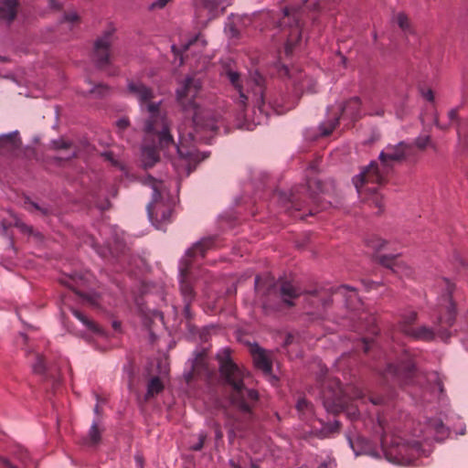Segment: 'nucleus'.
<instances>
[{
  "mask_svg": "<svg viewBox=\"0 0 468 468\" xmlns=\"http://www.w3.org/2000/svg\"><path fill=\"white\" fill-rule=\"evenodd\" d=\"M393 21L405 33L411 32L410 21L409 16L406 14H404L402 12L395 14L393 16Z\"/></svg>",
  "mask_w": 468,
  "mask_h": 468,
  "instance_id": "nucleus-30",
  "label": "nucleus"
},
{
  "mask_svg": "<svg viewBox=\"0 0 468 468\" xmlns=\"http://www.w3.org/2000/svg\"><path fill=\"white\" fill-rule=\"evenodd\" d=\"M335 297L343 299L346 307L351 312L350 319L357 320L361 324L356 325L357 329H368L374 324V317L366 312L364 303H362L357 292L351 286H339L337 288H326Z\"/></svg>",
  "mask_w": 468,
  "mask_h": 468,
  "instance_id": "nucleus-9",
  "label": "nucleus"
},
{
  "mask_svg": "<svg viewBox=\"0 0 468 468\" xmlns=\"http://www.w3.org/2000/svg\"><path fill=\"white\" fill-rule=\"evenodd\" d=\"M402 333H404L405 335L411 336L415 339H419V340L429 341V340L433 339V337H434L433 330L427 326H420L418 328H414V327L408 328V327L403 326Z\"/></svg>",
  "mask_w": 468,
  "mask_h": 468,
  "instance_id": "nucleus-21",
  "label": "nucleus"
},
{
  "mask_svg": "<svg viewBox=\"0 0 468 468\" xmlns=\"http://www.w3.org/2000/svg\"><path fill=\"white\" fill-rule=\"evenodd\" d=\"M72 314L86 327L87 331L95 334L101 335L102 330L91 320H90L84 314L80 311L70 308Z\"/></svg>",
  "mask_w": 468,
  "mask_h": 468,
  "instance_id": "nucleus-23",
  "label": "nucleus"
},
{
  "mask_svg": "<svg viewBox=\"0 0 468 468\" xmlns=\"http://www.w3.org/2000/svg\"><path fill=\"white\" fill-rule=\"evenodd\" d=\"M105 157L110 160L114 165L118 166L120 170L124 171V166L119 163L118 161L113 160L112 155L111 153H105Z\"/></svg>",
  "mask_w": 468,
  "mask_h": 468,
  "instance_id": "nucleus-45",
  "label": "nucleus"
},
{
  "mask_svg": "<svg viewBox=\"0 0 468 468\" xmlns=\"http://www.w3.org/2000/svg\"><path fill=\"white\" fill-rule=\"evenodd\" d=\"M367 246L377 251L385 248L387 241L378 236H372L367 240Z\"/></svg>",
  "mask_w": 468,
  "mask_h": 468,
  "instance_id": "nucleus-34",
  "label": "nucleus"
},
{
  "mask_svg": "<svg viewBox=\"0 0 468 468\" xmlns=\"http://www.w3.org/2000/svg\"><path fill=\"white\" fill-rule=\"evenodd\" d=\"M89 280H90V274L88 273H85V274H80V273H77V272H74L72 274H70L69 276L68 277H65L64 279H61V282L76 291L78 293L79 292V288L81 287V286H85L88 282H89Z\"/></svg>",
  "mask_w": 468,
  "mask_h": 468,
  "instance_id": "nucleus-20",
  "label": "nucleus"
},
{
  "mask_svg": "<svg viewBox=\"0 0 468 468\" xmlns=\"http://www.w3.org/2000/svg\"><path fill=\"white\" fill-rule=\"evenodd\" d=\"M135 462L140 468H143V457L140 455L135 456Z\"/></svg>",
  "mask_w": 468,
  "mask_h": 468,
  "instance_id": "nucleus-52",
  "label": "nucleus"
},
{
  "mask_svg": "<svg viewBox=\"0 0 468 468\" xmlns=\"http://www.w3.org/2000/svg\"><path fill=\"white\" fill-rule=\"evenodd\" d=\"M309 297L314 299V300H312V302H311L312 305H314V304L318 305L320 303V302H321V299H320V297L318 295H310Z\"/></svg>",
  "mask_w": 468,
  "mask_h": 468,
  "instance_id": "nucleus-51",
  "label": "nucleus"
},
{
  "mask_svg": "<svg viewBox=\"0 0 468 468\" xmlns=\"http://www.w3.org/2000/svg\"><path fill=\"white\" fill-rule=\"evenodd\" d=\"M214 246L213 238H204L189 248L179 261V287L185 303V314L187 317L190 304L196 297L194 282L203 273L197 265L198 259L203 258L207 250L213 249Z\"/></svg>",
  "mask_w": 468,
  "mask_h": 468,
  "instance_id": "nucleus-6",
  "label": "nucleus"
},
{
  "mask_svg": "<svg viewBox=\"0 0 468 468\" xmlns=\"http://www.w3.org/2000/svg\"><path fill=\"white\" fill-rule=\"evenodd\" d=\"M197 436V441L194 443H191L189 446V448L192 451H200L204 446V442H205L207 435L206 432L200 431Z\"/></svg>",
  "mask_w": 468,
  "mask_h": 468,
  "instance_id": "nucleus-36",
  "label": "nucleus"
},
{
  "mask_svg": "<svg viewBox=\"0 0 468 468\" xmlns=\"http://www.w3.org/2000/svg\"><path fill=\"white\" fill-rule=\"evenodd\" d=\"M370 114L371 115L382 116L384 114V111L382 109H380V110H378L376 112H371Z\"/></svg>",
  "mask_w": 468,
  "mask_h": 468,
  "instance_id": "nucleus-54",
  "label": "nucleus"
},
{
  "mask_svg": "<svg viewBox=\"0 0 468 468\" xmlns=\"http://www.w3.org/2000/svg\"><path fill=\"white\" fill-rule=\"evenodd\" d=\"M431 143L430 135H420L415 139V145L423 150L425 149Z\"/></svg>",
  "mask_w": 468,
  "mask_h": 468,
  "instance_id": "nucleus-38",
  "label": "nucleus"
},
{
  "mask_svg": "<svg viewBox=\"0 0 468 468\" xmlns=\"http://www.w3.org/2000/svg\"><path fill=\"white\" fill-rule=\"evenodd\" d=\"M322 135V124H318L315 127L306 128L303 133L304 139L306 141H315Z\"/></svg>",
  "mask_w": 468,
  "mask_h": 468,
  "instance_id": "nucleus-32",
  "label": "nucleus"
},
{
  "mask_svg": "<svg viewBox=\"0 0 468 468\" xmlns=\"http://www.w3.org/2000/svg\"><path fill=\"white\" fill-rule=\"evenodd\" d=\"M21 338L24 342H27V336L24 334H21Z\"/></svg>",
  "mask_w": 468,
  "mask_h": 468,
  "instance_id": "nucleus-63",
  "label": "nucleus"
},
{
  "mask_svg": "<svg viewBox=\"0 0 468 468\" xmlns=\"http://www.w3.org/2000/svg\"><path fill=\"white\" fill-rule=\"evenodd\" d=\"M409 149L410 145L405 142L388 145L379 154L381 167L378 163L371 162L353 178V183L359 196L366 192L373 193L372 203L378 207V213L383 209L382 199L375 193V188H371L367 185L369 183L382 184L388 172V161H398L404 158Z\"/></svg>",
  "mask_w": 468,
  "mask_h": 468,
  "instance_id": "nucleus-5",
  "label": "nucleus"
},
{
  "mask_svg": "<svg viewBox=\"0 0 468 468\" xmlns=\"http://www.w3.org/2000/svg\"><path fill=\"white\" fill-rule=\"evenodd\" d=\"M97 206H98V207H99L100 209L103 210V209H106V208L108 207V206H109V202H108V201H106L104 204H101V205H97Z\"/></svg>",
  "mask_w": 468,
  "mask_h": 468,
  "instance_id": "nucleus-56",
  "label": "nucleus"
},
{
  "mask_svg": "<svg viewBox=\"0 0 468 468\" xmlns=\"http://www.w3.org/2000/svg\"><path fill=\"white\" fill-rule=\"evenodd\" d=\"M52 148L56 150H67L68 153L65 156H61L60 159H70L71 157L76 155L75 148H72V144L69 141H66L64 139L53 140L51 142Z\"/></svg>",
  "mask_w": 468,
  "mask_h": 468,
  "instance_id": "nucleus-25",
  "label": "nucleus"
},
{
  "mask_svg": "<svg viewBox=\"0 0 468 468\" xmlns=\"http://www.w3.org/2000/svg\"><path fill=\"white\" fill-rule=\"evenodd\" d=\"M228 5L223 0H203L201 11H207L208 19H212L222 13Z\"/></svg>",
  "mask_w": 468,
  "mask_h": 468,
  "instance_id": "nucleus-19",
  "label": "nucleus"
},
{
  "mask_svg": "<svg viewBox=\"0 0 468 468\" xmlns=\"http://www.w3.org/2000/svg\"><path fill=\"white\" fill-rule=\"evenodd\" d=\"M50 5L54 8H58L59 4L56 2V0H49Z\"/></svg>",
  "mask_w": 468,
  "mask_h": 468,
  "instance_id": "nucleus-55",
  "label": "nucleus"
},
{
  "mask_svg": "<svg viewBox=\"0 0 468 468\" xmlns=\"http://www.w3.org/2000/svg\"><path fill=\"white\" fill-rule=\"evenodd\" d=\"M420 94H421L422 98L425 99L426 101H428L430 102L434 101L435 96H434V92L432 91V90L421 89Z\"/></svg>",
  "mask_w": 468,
  "mask_h": 468,
  "instance_id": "nucleus-40",
  "label": "nucleus"
},
{
  "mask_svg": "<svg viewBox=\"0 0 468 468\" xmlns=\"http://www.w3.org/2000/svg\"><path fill=\"white\" fill-rule=\"evenodd\" d=\"M297 410L303 415H312L313 414V406L305 399H299L296 403Z\"/></svg>",
  "mask_w": 468,
  "mask_h": 468,
  "instance_id": "nucleus-35",
  "label": "nucleus"
},
{
  "mask_svg": "<svg viewBox=\"0 0 468 468\" xmlns=\"http://www.w3.org/2000/svg\"><path fill=\"white\" fill-rule=\"evenodd\" d=\"M266 16L280 29L281 38L286 39L284 53L290 56L302 37L299 11L293 7H284L279 15L267 12Z\"/></svg>",
  "mask_w": 468,
  "mask_h": 468,
  "instance_id": "nucleus-8",
  "label": "nucleus"
},
{
  "mask_svg": "<svg viewBox=\"0 0 468 468\" xmlns=\"http://www.w3.org/2000/svg\"><path fill=\"white\" fill-rule=\"evenodd\" d=\"M110 90L107 86L103 84H98L91 87L88 91H85V94H90L95 98H100L106 96L109 93Z\"/></svg>",
  "mask_w": 468,
  "mask_h": 468,
  "instance_id": "nucleus-33",
  "label": "nucleus"
},
{
  "mask_svg": "<svg viewBox=\"0 0 468 468\" xmlns=\"http://www.w3.org/2000/svg\"><path fill=\"white\" fill-rule=\"evenodd\" d=\"M328 125L324 124V136L330 134L338 123L339 118L343 112L342 105L338 104L328 110Z\"/></svg>",
  "mask_w": 468,
  "mask_h": 468,
  "instance_id": "nucleus-22",
  "label": "nucleus"
},
{
  "mask_svg": "<svg viewBox=\"0 0 468 468\" xmlns=\"http://www.w3.org/2000/svg\"><path fill=\"white\" fill-rule=\"evenodd\" d=\"M159 161L155 146L144 145L141 151V163L144 169L153 167Z\"/></svg>",
  "mask_w": 468,
  "mask_h": 468,
  "instance_id": "nucleus-18",
  "label": "nucleus"
},
{
  "mask_svg": "<svg viewBox=\"0 0 468 468\" xmlns=\"http://www.w3.org/2000/svg\"><path fill=\"white\" fill-rule=\"evenodd\" d=\"M335 462L331 457L328 456L326 460H324V468H335Z\"/></svg>",
  "mask_w": 468,
  "mask_h": 468,
  "instance_id": "nucleus-46",
  "label": "nucleus"
},
{
  "mask_svg": "<svg viewBox=\"0 0 468 468\" xmlns=\"http://www.w3.org/2000/svg\"><path fill=\"white\" fill-rule=\"evenodd\" d=\"M228 425L231 426V428L229 431V441L232 442L236 436L235 429L239 430L242 428V425L236 420H233V421L229 420Z\"/></svg>",
  "mask_w": 468,
  "mask_h": 468,
  "instance_id": "nucleus-39",
  "label": "nucleus"
},
{
  "mask_svg": "<svg viewBox=\"0 0 468 468\" xmlns=\"http://www.w3.org/2000/svg\"><path fill=\"white\" fill-rule=\"evenodd\" d=\"M223 75L232 86V101L237 108L238 125L241 129L253 130L266 124L272 112L282 114L292 109L296 99L284 95L276 98L266 80L255 72L250 80H244L236 70L227 69Z\"/></svg>",
  "mask_w": 468,
  "mask_h": 468,
  "instance_id": "nucleus-2",
  "label": "nucleus"
},
{
  "mask_svg": "<svg viewBox=\"0 0 468 468\" xmlns=\"http://www.w3.org/2000/svg\"><path fill=\"white\" fill-rule=\"evenodd\" d=\"M446 433L445 426L441 419L429 420L424 431L419 434L414 433L415 439L410 441L403 440L400 435L384 431L381 435V447L386 459L393 463L406 465L412 462L415 454L420 449L421 441H427L431 437Z\"/></svg>",
  "mask_w": 468,
  "mask_h": 468,
  "instance_id": "nucleus-4",
  "label": "nucleus"
},
{
  "mask_svg": "<svg viewBox=\"0 0 468 468\" xmlns=\"http://www.w3.org/2000/svg\"><path fill=\"white\" fill-rule=\"evenodd\" d=\"M79 19V16L76 12H70L64 16V20L69 23H73Z\"/></svg>",
  "mask_w": 468,
  "mask_h": 468,
  "instance_id": "nucleus-44",
  "label": "nucleus"
},
{
  "mask_svg": "<svg viewBox=\"0 0 468 468\" xmlns=\"http://www.w3.org/2000/svg\"><path fill=\"white\" fill-rule=\"evenodd\" d=\"M117 129L119 133H121L122 131L128 128L129 126V120L127 118H121L116 122Z\"/></svg>",
  "mask_w": 468,
  "mask_h": 468,
  "instance_id": "nucleus-41",
  "label": "nucleus"
},
{
  "mask_svg": "<svg viewBox=\"0 0 468 468\" xmlns=\"http://www.w3.org/2000/svg\"><path fill=\"white\" fill-rule=\"evenodd\" d=\"M220 377L225 385L230 388V402L246 420L252 417V409L256 405L259 394L245 385L249 375L233 362L230 350L220 349L217 354Z\"/></svg>",
  "mask_w": 468,
  "mask_h": 468,
  "instance_id": "nucleus-3",
  "label": "nucleus"
},
{
  "mask_svg": "<svg viewBox=\"0 0 468 468\" xmlns=\"http://www.w3.org/2000/svg\"><path fill=\"white\" fill-rule=\"evenodd\" d=\"M0 61L5 62V61H7V58L5 57H1L0 56Z\"/></svg>",
  "mask_w": 468,
  "mask_h": 468,
  "instance_id": "nucleus-62",
  "label": "nucleus"
},
{
  "mask_svg": "<svg viewBox=\"0 0 468 468\" xmlns=\"http://www.w3.org/2000/svg\"><path fill=\"white\" fill-rule=\"evenodd\" d=\"M251 354L255 367L263 374L271 375L272 367L269 353L256 345L251 348Z\"/></svg>",
  "mask_w": 468,
  "mask_h": 468,
  "instance_id": "nucleus-15",
  "label": "nucleus"
},
{
  "mask_svg": "<svg viewBox=\"0 0 468 468\" xmlns=\"http://www.w3.org/2000/svg\"><path fill=\"white\" fill-rule=\"evenodd\" d=\"M432 378H433L434 379L438 380V379H437L438 378H437L436 376H432ZM437 388H438V389H439L440 391H441V382H440V381H437Z\"/></svg>",
  "mask_w": 468,
  "mask_h": 468,
  "instance_id": "nucleus-57",
  "label": "nucleus"
},
{
  "mask_svg": "<svg viewBox=\"0 0 468 468\" xmlns=\"http://www.w3.org/2000/svg\"><path fill=\"white\" fill-rule=\"evenodd\" d=\"M306 186L312 195H319L322 192L319 164H312L306 171Z\"/></svg>",
  "mask_w": 468,
  "mask_h": 468,
  "instance_id": "nucleus-16",
  "label": "nucleus"
},
{
  "mask_svg": "<svg viewBox=\"0 0 468 468\" xmlns=\"http://www.w3.org/2000/svg\"><path fill=\"white\" fill-rule=\"evenodd\" d=\"M371 401H372V403H373V404H375V405H376V404H379V403H381V402H382L380 399H371Z\"/></svg>",
  "mask_w": 468,
  "mask_h": 468,
  "instance_id": "nucleus-59",
  "label": "nucleus"
},
{
  "mask_svg": "<svg viewBox=\"0 0 468 468\" xmlns=\"http://www.w3.org/2000/svg\"><path fill=\"white\" fill-rule=\"evenodd\" d=\"M215 436L216 441H220L223 437V433L218 424L215 425Z\"/></svg>",
  "mask_w": 468,
  "mask_h": 468,
  "instance_id": "nucleus-48",
  "label": "nucleus"
},
{
  "mask_svg": "<svg viewBox=\"0 0 468 468\" xmlns=\"http://www.w3.org/2000/svg\"><path fill=\"white\" fill-rule=\"evenodd\" d=\"M200 88L201 82L198 79L187 77L176 90L177 101L184 112L192 114L194 123V133H185L178 128L179 142L176 144L170 133L166 113L161 109L162 101H154V90L139 80H130L127 82L128 94L139 104L144 118V132L147 136H157L158 146L165 155L177 154L179 160L188 166L186 175L191 172V164H197L207 157V154L197 151L194 144H210L213 134L218 129V121L209 111L201 109L195 101Z\"/></svg>",
  "mask_w": 468,
  "mask_h": 468,
  "instance_id": "nucleus-1",
  "label": "nucleus"
},
{
  "mask_svg": "<svg viewBox=\"0 0 468 468\" xmlns=\"http://www.w3.org/2000/svg\"><path fill=\"white\" fill-rule=\"evenodd\" d=\"M18 0H1V19L10 24L16 16Z\"/></svg>",
  "mask_w": 468,
  "mask_h": 468,
  "instance_id": "nucleus-17",
  "label": "nucleus"
},
{
  "mask_svg": "<svg viewBox=\"0 0 468 468\" xmlns=\"http://www.w3.org/2000/svg\"><path fill=\"white\" fill-rule=\"evenodd\" d=\"M26 353L27 356H29L30 354H33L34 356V361L32 362V369L34 373L43 374L47 369L43 356L39 352H35L29 348L26 349Z\"/></svg>",
  "mask_w": 468,
  "mask_h": 468,
  "instance_id": "nucleus-26",
  "label": "nucleus"
},
{
  "mask_svg": "<svg viewBox=\"0 0 468 468\" xmlns=\"http://www.w3.org/2000/svg\"><path fill=\"white\" fill-rule=\"evenodd\" d=\"M251 468H258V466L254 463H251Z\"/></svg>",
  "mask_w": 468,
  "mask_h": 468,
  "instance_id": "nucleus-64",
  "label": "nucleus"
},
{
  "mask_svg": "<svg viewBox=\"0 0 468 468\" xmlns=\"http://www.w3.org/2000/svg\"><path fill=\"white\" fill-rule=\"evenodd\" d=\"M453 320H454V314H453V308L451 309L449 311V316L447 318V321L446 323L449 324V325H452L453 324Z\"/></svg>",
  "mask_w": 468,
  "mask_h": 468,
  "instance_id": "nucleus-49",
  "label": "nucleus"
},
{
  "mask_svg": "<svg viewBox=\"0 0 468 468\" xmlns=\"http://www.w3.org/2000/svg\"><path fill=\"white\" fill-rule=\"evenodd\" d=\"M143 184L153 189L152 200L147 206V214L150 221L157 229H163L171 222L175 197L166 189V183L147 176Z\"/></svg>",
  "mask_w": 468,
  "mask_h": 468,
  "instance_id": "nucleus-7",
  "label": "nucleus"
},
{
  "mask_svg": "<svg viewBox=\"0 0 468 468\" xmlns=\"http://www.w3.org/2000/svg\"><path fill=\"white\" fill-rule=\"evenodd\" d=\"M448 117L451 121H457L458 120V110L457 109H452L448 112Z\"/></svg>",
  "mask_w": 468,
  "mask_h": 468,
  "instance_id": "nucleus-47",
  "label": "nucleus"
},
{
  "mask_svg": "<svg viewBox=\"0 0 468 468\" xmlns=\"http://www.w3.org/2000/svg\"><path fill=\"white\" fill-rule=\"evenodd\" d=\"M263 287H266V295L271 296L272 293H279L282 302L289 306L292 305L293 300L300 295V290L290 282H282L278 290L272 279L268 278L264 282V284H262L261 279L257 276L255 278L256 292H261Z\"/></svg>",
  "mask_w": 468,
  "mask_h": 468,
  "instance_id": "nucleus-12",
  "label": "nucleus"
},
{
  "mask_svg": "<svg viewBox=\"0 0 468 468\" xmlns=\"http://www.w3.org/2000/svg\"><path fill=\"white\" fill-rule=\"evenodd\" d=\"M417 314L416 312L410 310L402 314L401 320L399 323V330L402 332V327L413 328L411 324L416 320Z\"/></svg>",
  "mask_w": 468,
  "mask_h": 468,
  "instance_id": "nucleus-31",
  "label": "nucleus"
},
{
  "mask_svg": "<svg viewBox=\"0 0 468 468\" xmlns=\"http://www.w3.org/2000/svg\"><path fill=\"white\" fill-rule=\"evenodd\" d=\"M113 43V30L105 31L94 43L93 59L100 69H105L110 64L111 47Z\"/></svg>",
  "mask_w": 468,
  "mask_h": 468,
  "instance_id": "nucleus-13",
  "label": "nucleus"
},
{
  "mask_svg": "<svg viewBox=\"0 0 468 468\" xmlns=\"http://www.w3.org/2000/svg\"><path fill=\"white\" fill-rule=\"evenodd\" d=\"M229 463H230L231 466H233L234 468H245V467H244V464H240V463H238V464H237V463H235V461H233V460H230V462H229Z\"/></svg>",
  "mask_w": 468,
  "mask_h": 468,
  "instance_id": "nucleus-53",
  "label": "nucleus"
},
{
  "mask_svg": "<svg viewBox=\"0 0 468 468\" xmlns=\"http://www.w3.org/2000/svg\"><path fill=\"white\" fill-rule=\"evenodd\" d=\"M281 78L287 79L292 86L294 96L297 97L300 92L306 90L307 92H316V82L304 75L296 68L289 69L288 67L277 63L275 65Z\"/></svg>",
  "mask_w": 468,
  "mask_h": 468,
  "instance_id": "nucleus-11",
  "label": "nucleus"
},
{
  "mask_svg": "<svg viewBox=\"0 0 468 468\" xmlns=\"http://www.w3.org/2000/svg\"><path fill=\"white\" fill-rule=\"evenodd\" d=\"M0 462L4 468H30L31 463L27 451L21 446L15 448L11 459L3 457Z\"/></svg>",
  "mask_w": 468,
  "mask_h": 468,
  "instance_id": "nucleus-14",
  "label": "nucleus"
},
{
  "mask_svg": "<svg viewBox=\"0 0 468 468\" xmlns=\"http://www.w3.org/2000/svg\"><path fill=\"white\" fill-rule=\"evenodd\" d=\"M230 29H231L232 36L236 37L238 35V31L235 28H233V27H231Z\"/></svg>",
  "mask_w": 468,
  "mask_h": 468,
  "instance_id": "nucleus-60",
  "label": "nucleus"
},
{
  "mask_svg": "<svg viewBox=\"0 0 468 468\" xmlns=\"http://www.w3.org/2000/svg\"><path fill=\"white\" fill-rule=\"evenodd\" d=\"M16 226L17 228H19L24 232H27V233L33 232V229L31 227L27 226V224H25L24 222H22L20 220L16 221Z\"/></svg>",
  "mask_w": 468,
  "mask_h": 468,
  "instance_id": "nucleus-42",
  "label": "nucleus"
},
{
  "mask_svg": "<svg viewBox=\"0 0 468 468\" xmlns=\"http://www.w3.org/2000/svg\"><path fill=\"white\" fill-rule=\"evenodd\" d=\"M164 388V385L158 377H154L150 379L147 385V392L145 395V399H149L151 397L155 396L160 393Z\"/></svg>",
  "mask_w": 468,
  "mask_h": 468,
  "instance_id": "nucleus-29",
  "label": "nucleus"
},
{
  "mask_svg": "<svg viewBox=\"0 0 468 468\" xmlns=\"http://www.w3.org/2000/svg\"><path fill=\"white\" fill-rule=\"evenodd\" d=\"M414 366L411 362H408L405 365H400L399 367H395L393 365H390L387 368V375H394L398 378L408 376L410 374L413 370Z\"/></svg>",
  "mask_w": 468,
  "mask_h": 468,
  "instance_id": "nucleus-27",
  "label": "nucleus"
},
{
  "mask_svg": "<svg viewBox=\"0 0 468 468\" xmlns=\"http://www.w3.org/2000/svg\"><path fill=\"white\" fill-rule=\"evenodd\" d=\"M172 50L175 54H177L180 51V49L176 45L172 46Z\"/></svg>",
  "mask_w": 468,
  "mask_h": 468,
  "instance_id": "nucleus-58",
  "label": "nucleus"
},
{
  "mask_svg": "<svg viewBox=\"0 0 468 468\" xmlns=\"http://www.w3.org/2000/svg\"><path fill=\"white\" fill-rule=\"evenodd\" d=\"M102 431H103L102 429H100L98 427L96 420H93V422L90 428L89 433H88V438H87L86 443L88 445H91V446L97 445L101 441V436Z\"/></svg>",
  "mask_w": 468,
  "mask_h": 468,
  "instance_id": "nucleus-28",
  "label": "nucleus"
},
{
  "mask_svg": "<svg viewBox=\"0 0 468 468\" xmlns=\"http://www.w3.org/2000/svg\"><path fill=\"white\" fill-rule=\"evenodd\" d=\"M199 43L201 44L202 47L206 46V41L198 35L190 38L186 44H183L182 49L184 51H186L190 48V47L194 45H198Z\"/></svg>",
  "mask_w": 468,
  "mask_h": 468,
  "instance_id": "nucleus-37",
  "label": "nucleus"
},
{
  "mask_svg": "<svg viewBox=\"0 0 468 468\" xmlns=\"http://www.w3.org/2000/svg\"><path fill=\"white\" fill-rule=\"evenodd\" d=\"M364 350L365 352H367L368 350V346H367V342H364Z\"/></svg>",
  "mask_w": 468,
  "mask_h": 468,
  "instance_id": "nucleus-61",
  "label": "nucleus"
},
{
  "mask_svg": "<svg viewBox=\"0 0 468 468\" xmlns=\"http://www.w3.org/2000/svg\"><path fill=\"white\" fill-rule=\"evenodd\" d=\"M170 0H155L150 5L151 9L163 8Z\"/></svg>",
  "mask_w": 468,
  "mask_h": 468,
  "instance_id": "nucleus-43",
  "label": "nucleus"
},
{
  "mask_svg": "<svg viewBox=\"0 0 468 468\" xmlns=\"http://www.w3.org/2000/svg\"><path fill=\"white\" fill-rule=\"evenodd\" d=\"M434 125L441 130H444L446 129L448 126L447 125H442L439 122V120L437 118V115H435L434 117Z\"/></svg>",
  "mask_w": 468,
  "mask_h": 468,
  "instance_id": "nucleus-50",
  "label": "nucleus"
},
{
  "mask_svg": "<svg viewBox=\"0 0 468 468\" xmlns=\"http://www.w3.org/2000/svg\"><path fill=\"white\" fill-rule=\"evenodd\" d=\"M99 232L100 239L90 235L84 239V242L93 248L102 258H106L107 254L117 257L118 251L124 248L123 239L119 236L117 229L103 226Z\"/></svg>",
  "mask_w": 468,
  "mask_h": 468,
  "instance_id": "nucleus-10",
  "label": "nucleus"
},
{
  "mask_svg": "<svg viewBox=\"0 0 468 468\" xmlns=\"http://www.w3.org/2000/svg\"><path fill=\"white\" fill-rule=\"evenodd\" d=\"M20 139L18 138V132L14 131L9 133L0 134V151L5 149H13L18 147Z\"/></svg>",
  "mask_w": 468,
  "mask_h": 468,
  "instance_id": "nucleus-24",
  "label": "nucleus"
}]
</instances>
